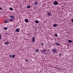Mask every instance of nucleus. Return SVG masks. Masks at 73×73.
Segmentation results:
<instances>
[{
	"mask_svg": "<svg viewBox=\"0 0 73 73\" xmlns=\"http://www.w3.org/2000/svg\"><path fill=\"white\" fill-rule=\"evenodd\" d=\"M52 51L53 53H58L60 52V51H57V49H52Z\"/></svg>",
	"mask_w": 73,
	"mask_h": 73,
	"instance_id": "1",
	"label": "nucleus"
},
{
	"mask_svg": "<svg viewBox=\"0 0 73 73\" xmlns=\"http://www.w3.org/2000/svg\"><path fill=\"white\" fill-rule=\"evenodd\" d=\"M7 21L10 23V22H12V21H14V20H13V19L9 18L8 19H7Z\"/></svg>",
	"mask_w": 73,
	"mask_h": 73,
	"instance_id": "2",
	"label": "nucleus"
},
{
	"mask_svg": "<svg viewBox=\"0 0 73 73\" xmlns=\"http://www.w3.org/2000/svg\"><path fill=\"white\" fill-rule=\"evenodd\" d=\"M20 29L19 28H18L16 29L15 31L16 32H20Z\"/></svg>",
	"mask_w": 73,
	"mask_h": 73,
	"instance_id": "3",
	"label": "nucleus"
},
{
	"mask_svg": "<svg viewBox=\"0 0 73 73\" xmlns=\"http://www.w3.org/2000/svg\"><path fill=\"white\" fill-rule=\"evenodd\" d=\"M54 5H58V2L57 1H54Z\"/></svg>",
	"mask_w": 73,
	"mask_h": 73,
	"instance_id": "4",
	"label": "nucleus"
},
{
	"mask_svg": "<svg viewBox=\"0 0 73 73\" xmlns=\"http://www.w3.org/2000/svg\"><path fill=\"white\" fill-rule=\"evenodd\" d=\"M9 17L10 18H11V19H15V17L13 16L9 15Z\"/></svg>",
	"mask_w": 73,
	"mask_h": 73,
	"instance_id": "5",
	"label": "nucleus"
},
{
	"mask_svg": "<svg viewBox=\"0 0 73 73\" xmlns=\"http://www.w3.org/2000/svg\"><path fill=\"white\" fill-rule=\"evenodd\" d=\"M25 21L27 23L29 22V20H28V19H25Z\"/></svg>",
	"mask_w": 73,
	"mask_h": 73,
	"instance_id": "6",
	"label": "nucleus"
},
{
	"mask_svg": "<svg viewBox=\"0 0 73 73\" xmlns=\"http://www.w3.org/2000/svg\"><path fill=\"white\" fill-rule=\"evenodd\" d=\"M51 13H52L51 11L47 12V15H48V16H50V15H51Z\"/></svg>",
	"mask_w": 73,
	"mask_h": 73,
	"instance_id": "7",
	"label": "nucleus"
},
{
	"mask_svg": "<svg viewBox=\"0 0 73 73\" xmlns=\"http://www.w3.org/2000/svg\"><path fill=\"white\" fill-rule=\"evenodd\" d=\"M35 37H34L32 38V42H35Z\"/></svg>",
	"mask_w": 73,
	"mask_h": 73,
	"instance_id": "8",
	"label": "nucleus"
},
{
	"mask_svg": "<svg viewBox=\"0 0 73 73\" xmlns=\"http://www.w3.org/2000/svg\"><path fill=\"white\" fill-rule=\"evenodd\" d=\"M53 26L54 27H57V24H54L53 25Z\"/></svg>",
	"mask_w": 73,
	"mask_h": 73,
	"instance_id": "9",
	"label": "nucleus"
},
{
	"mask_svg": "<svg viewBox=\"0 0 73 73\" xmlns=\"http://www.w3.org/2000/svg\"><path fill=\"white\" fill-rule=\"evenodd\" d=\"M5 45H8V44H9V42H8V41L6 42H5Z\"/></svg>",
	"mask_w": 73,
	"mask_h": 73,
	"instance_id": "10",
	"label": "nucleus"
},
{
	"mask_svg": "<svg viewBox=\"0 0 73 73\" xmlns=\"http://www.w3.org/2000/svg\"><path fill=\"white\" fill-rule=\"evenodd\" d=\"M35 23H36L37 24H38L39 23V21L38 20H36L35 21Z\"/></svg>",
	"mask_w": 73,
	"mask_h": 73,
	"instance_id": "11",
	"label": "nucleus"
},
{
	"mask_svg": "<svg viewBox=\"0 0 73 73\" xmlns=\"http://www.w3.org/2000/svg\"><path fill=\"white\" fill-rule=\"evenodd\" d=\"M8 28L7 27H5L3 28L4 30H7Z\"/></svg>",
	"mask_w": 73,
	"mask_h": 73,
	"instance_id": "12",
	"label": "nucleus"
},
{
	"mask_svg": "<svg viewBox=\"0 0 73 73\" xmlns=\"http://www.w3.org/2000/svg\"><path fill=\"white\" fill-rule=\"evenodd\" d=\"M42 52H46V49H45L44 50H42Z\"/></svg>",
	"mask_w": 73,
	"mask_h": 73,
	"instance_id": "13",
	"label": "nucleus"
},
{
	"mask_svg": "<svg viewBox=\"0 0 73 73\" xmlns=\"http://www.w3.org/2000/svg\"><path fill=\"white\" fill-rule=\"evenodd\" d=\"M68 42H70V43H71V42H72V40H68Z\"/></svg>",
	"mask_w": 73,
	"mask_h": 73,
	"instance_id": "14",
	"label": "nucleus"
},
{
	"mask_svg": "<svg viewBox=\"0 0 73 73\" xmlns=\"http://www.w3.org/2000/svg\"><path fill=\"white\" fill-rule=\"evenodd\" d=\"M27 8H28V9H29V8H31V6H28L27 7Z\"/></svg>",
	"mask_w": 73,
	"mask_h": 73,
	"instance_id": "15",
	"label": "nucleus"
},
{
	"mask_svg": "<svg viewBox=\"0 0 73 73\" xmlns=\"http://www.w3.org/2000/svg\"><path fill=\"white\" fill-rule=\"evenodd\" d=\"M35 51L36 52H38L39 51V50L36 49L35 50Z\"/></svg>",
	"mask_w": 73,
	"mask_h": 73,
	"instance_id": "16",
	"label": "nucleus"
},
{
	"mask_svg": "<svg viewBox=\"0 0 73 73\" xmlns=\"http://www.w3.org/2000/svg\"><path fill=\"white\" fill-rule=\"evenodd\" d=\"M15 57V54H13L12 55V57L13 58H14V57Z\"/></svg>",
	"mask_w": 73,
	"mask_h": 73,
	"instance_id": "17",
	"label": "nucleus"
},
{
	"mask_svg": "<svg viewBox=\"0 0 73 73\" xmlns=\"http://www.w3.org/2000/svg\"><path fill=\"white\" fill-rule=\"evenodd\" d=\"M9 57H10V58H12V54H10L9 55Z\"/></svg>",
	"mask_w": 73,
	"mask_h": 73,
	"instance_id": "18",
	"label": "nucleus"
},
{
	"mask_svg": "<svg viewBox=\"0 0 73 73\" xmlns=\"http://www.w3.org/2000/svg\"><path fill=\"white\" fill-rule=\"evenodd\" d=\"M10 10H11V11H12L13 10V8L12 7H11L10 8Z\"/></svg>",
	"mask_w": 73,
	"mask_h": 73,
	"instance_id": "19",
	"label": "nucleus"
},
{
	"mask_svg": "<svg viewBox=\"0 0 73 73\" xmlns=\"http://www.w3.org/2000/svg\"><path fill=\"white\" fill-rule=\"evenodd\" d=\"M54 36L55 37H57V36H58V35H57V34H55Z\"/></svg>",
	"mask_w": 73,
	"mask_h": 73,
	"instance_id": "20",
	"label": "nucleus"
},
{
	"mask_svg": "<svg viewBox=\"0 0 73 73\" xmlns=\"http://www.w3.org/2000/svg\"><path fill=\"white\" fill-rule=\"evenodd\" d=\"M37 2H35L34 3V4L35 5H37Z\"/></svg>",
	"mask_w": 73,
	"mask_h": 73,
	"instance_id": "21",
	"label": "nucleus"
},
{
	"mask_svg": "<svg viewBox=\"0 0 73 73\" xmlns=\"http://www.w3.org/2000/svg\"><path fill=\"white\" fill-rule=\"evenodd\" d=\"M4 23H8V21H4Z\"/></svg>",
	"mask_w": 73,
	"mask_h": 73,
	"instance_id": "22",
	"label": "nucleus"
},
{
	"mask_svg": "<svg viewBox=\"0 0 73 73\" xmlns=\"http://www.w3.org/2000/svg\"><path fill=\"white\" fill-rule=\"evenodd\" d=\"M1 35H0V40H1Z\"/></svg>",
	"mask_w": 73,
	"mask_h": 73,
	"instance_id": "23",
	"label": "nucleus"
},
{
	"mask_svg": "<svg viewBox=\"0 0 73 73\" xmlns=\"http://www.w3.org/2000/svg\"><path fill=\"white\" fill-rule=\"evenodd\" d=\"M59 56H61L62 55V54H61V53H59Z\"/></svg>",
	"mask_w": 73,
	"mask_h": 73,
	"instance_id": "24",
	"label": "nucleus"
},
{
	"mask_svg": "<svg viewBox=\"0 0 73 73\" xmlns=\"http://www.w3.org/2000/svg\"><path fill=\"white\" fill-rule=\"evenodd\" d=\"M26 62H28V61H29V60H27V59H26Z\"/></svg>",
	"mask_w": 73,
	"mask_h": 73,
	"instance_id": "25",
	"label": "nucleus"
},
{
	"mask_svg": "<svg viewBox=\"0 0 73 73\" xmlns=\"http://www.w3.org/2000/svg\"><path fill=\"white\" fill-rule=\"evenodd\" d=\"M40 45H41L43 46V45H44V43H41V44H40Z\"/></svg>",
	"mask_w": 73,
	"mask_h": 73,
	"instance_id": "26",
	"label": "nucleus"
},
{
	"mask_svg": "<svg viewBox=\"0 0 73 73\" xmlns=\"http://www.w3.org/2000/svg\"><path fill=\"white\" fill-rule=\"evenodd\" d=\"M57 45H60V44L58 43H56Z\"/></svg>",
	"mask_w": 73,
	"mask_h": 73,
	"instance_id": "27",
	"label": "nucleus"
},
{
	"mask_svg": "<svg viewBox=\"0 0 73 73\" xmlns=\"http://www.w3.org/2000/svg\"><path fill=\"white\" fill-rule=\"evenodd\" d=\"M71 21L72 22V23H73V19H71Z\"/></svg>",
	"mask_w": 73,
	"mask_h": 73,
	"instance_id": "28",
	"label": "nucleus"
},
{
	"mask_svg": "<svg viewBox=\"0 0 73 73\" xmlns=\"http://www.w3.org/2000/svg\"><path fill=\"white\" fill-rule=\"evenodd\" d=\"M3 9H2V8L1 7H0V10H2Z\"/></svg>",
	"mask_w": 73,
	"mask_h": 73,
	"instance_id": "29",
	"label": "nucleus"
},
{
	"mask_svg": "<svg viewBox=\"0 0 73 73\" xmlns=\"http://www.w3.org/2000/svg\"><path fill=\"white\" fill-rule=\"evenodd\" d=\"M34 31H36L37 30H36V29H35Z\"/></svg>",
	"mask_w": 73,
	"mask_h": 73,
	"instance_id": "30",
	"label": "nucleus"
},
{
	"mask_svg": "<svg viewBox=\"0 0 73 73\" xmlns=\"http://www.w3.org/2000/svg\"><path fill=\"white\" fill-rule=\"evenodd\" d=\"M43 53H44V52H43Z\"/></svg>",
	"mask_w": 73,
	"mask_h": 73,
	"instance_id": "31",
	"label": "nucleus"
}]
</instances>
